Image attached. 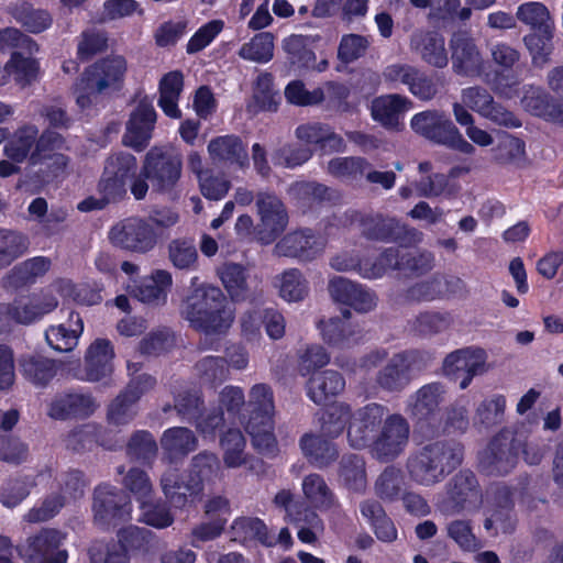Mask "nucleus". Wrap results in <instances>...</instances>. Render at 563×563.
Instances as JSON below:
<instances>
[{"label":"nucleus","instance_id":"35","mask_svg":"<svg viewBox=\"0 0 563 563\" xmlns=\"http://www.w3.org/2000/svg\"><path fill=\"white\" fill-rule=\"evenodd\" d=\"M322 339L333 347L345 349L355 344L360 339V331L340 318H330L320 321L318 325Z\"/></svg>","mask_w":563,"mask_h":563},{"label":"nucleus","instance_id":"37","mask_svg":"<svg viewBox=\"0 0 563 563\" xmlns=\"http://www.w3.org/2000/svg\"><path fill=\"white\" fill-rule=\"evenodd\" d=\"M345 387L343 377L334 371H324L312 377L308 384V396L318 404H325L327 400L340 394Z\"/></svg>","mask_w":563,"mask_h":563},{"label":"nucleus","instance_id":"27","mask_svg":"<svg viewBox=\"0 0 563 563\" xmlns=\"http://www.w3.org/2000/svg\"><path fill=\"white\" fill-rule=\"evenodd\" d=\"M448 494L449 504L445 507L453 512L475 509L481 503L477 482L471 472H462L455 475L449 486Z\"/></svg>","mask_w":563,"mask_h":563},{"label":"nucleus","instance_id":"52","mask_svg":"<svg viewBox=\"0 0 563 563\" xmlns=\"http://www.w3.org/2000/svg\"><path fill=\"white\" fill-rule=\"evenodd\" d=\"M302 492L307 501L314 508L327 509L334 503L332 492L318 474H310L303 478Z\"/></svg>","mask_w":563,"mask_h":563},{"label":"nucleus","instance_id":"56","mask_svg":"<svg viewBox=\"0 0 563 563\" xmlns=\"http://www.w3.org/2000/svg\"><path fill=\"white\" fill-rule=\"evenodd\" d=\"M33 486L31 476L9 479L0 486V503L4 507L13 508L29 496Z\"/></svg>","mask_w":563,"mask_h":563},{"label":"nucleus","instance_id":"63","mask_svg":"<svg viewBox=\"0 0 563 563\" xmlns=\"http://www.w3.org/2000/svg\"><path fill=\"white\" fill-rule=\"evenodd\" d=\"M140 509V521L154 528L164 529L174 522V517L165 505L142 500Z\"/></svg>","mask_w":563,"mask_h":563},{"label":"nucleus","instance_id":"4","mask_svg":"<svg viewBox=\"0 0 563 563\" xmlns=\"http://www.w3.org/2000/svg\"><path fill=\"white\" fill-rule=\"evenodd\" d=\"M126 71L128 63L121 55L108 56L89 66L74 87L77 106L88 109L100 93L119 89Z\"/></svg>","mask_w":563,"mask_h":563},{"label":"nucleus","instance_id":"7","mask_svg":"<svg viewBox=\"0 0 563 563\" xmlns=\"http://www.w3.org/2000/svg\"><path fill=\"white\" fill-rule=\"evenodd\" d=\"M181 172V159L178 155L163 153L158 148H152L145 157L139 177L131 185V192L135 199H143L148 190L146 179L154 187L166 189L176 184Z\"/></svg>","mask_w":563,"mask_h":563},{"label":"nucleus","instance_id":"2","mask_svg":"<svg viewBox=\"0 0 563 563\" xmlns=\"http://www.w3.org/2000/svg\"><path fill=\"white\" fill-rule=\"evenodd\" d=\"M183 314L190 324L206 334H223L233 323L234 311L220 288L198 284L191 279V292L187 296Z\"/></svg>","mask_w":563,"mask_h":563},{"label":"nucleus","instance_id":"5","mask_svg":"<svg viewBox=\"0 0 563 563\" xmlns=\"http://www.w3.org/2000/svg\"><path fill=\"white\" fill-rule=\"evenodd\" d=\"M219 470L218 457L212 453H200L194 457L187 481H179L175 470H168L162 477L165 496L175 507H186L196 501L203 483L213 477Z\"/></svg>","mask_w":563,"mask_h":563},{"label":"nucleus","instance_id":"39","mask_svg":"<svg viewBox=\"0 0 563 563\" xmlns=\"http://www.w3.org/2000/svg\"><path fill=\"white\" fill-rule=\"evenodd\" d=\"M361 514L372 526L377 539L383 542H393L397 539V529L394 522L387 518L378 503L364 501L361 505Z\"/></svg>","mask_w":563,"mask_h":563},{"label":"nucleus","instance_id":"16","mask_svg":"<svg viewBox=\"0 0 563 563\" xmlns=\"http://www.w3.org/2000/svg\"><path fill=\"white\" fill-rule=\"evenodd\" d=\"M461 101L459 102L465 109L470 108L483 118L508 128H518L521 125L511 112L496 104L492 95L481 87H468L462 90Z\"/></svg>","mask_w":563,"mask_h":563},{"label":"nucleus","instance_id":"54","mask_svg":"<svg viewBox=\"0 0 563 563\" xmlns=\"http://www.w3.org/2000/svg\"><path fill=\"white\" fill-rule=\"evenodd\" d=\"M283 48L292 65L303 68L313 67L316 56L309 46L308 37L296 34L290 35L283 41Z\"/></svg>","mask_w":563,"mask_h":563},{"label":"nucleus","instance_id":"31","mask_svg":"<svg viewBox=\"0 0 563 563\" xmlns=\"http://www.w3.org/2000/svg\"><path fill=\"white\" fill-rule=\"evenodd\" d=\"M218 275L233 301H245L252 297V280L242 265L225 263L218 268Z\"/></svg>","mask_w":563,"mask_h":563},{"label":"nucleus","instance_id":"13","mask_svg":"<svg viewBox=\"0 0 563 563\" xmlns=\"http://www.w3.org/2000/svg\"><path fill=\"white\" fill-rule=\"evenodd\" d=\"M487 354L479 347H466L450 353L443 362L445 375L459 379L460 387L466 388L474 376L487 372Z\"/></svg>","mask_w":563,"mask_h":563},{"label":"nucleus","instance_id":"8","mask_svg":"<svg viewBox=\"0 0 563 563\" xmlns=\"http://www.w3.org/2000/svg\"><path fill=\"white\" fill-rule=\"evenodd\" d=\"M66 539V532L44 528L19 545L18 553L25 563H67L68 552L62 548Z\"/></svg>","mask_w":563,"mask_h":563},{"label":"nucleus","instance_id":"55","mask_svg":"<svg viewBox=\"0 0 563 563\" xmlns=\"http://www.w3.org/2000/svg\"><path fill=\"white\" fill-rule=\"evenodd\" d=\"M44 292H49L54 297L55 294H58L65 299H70L82 305H96L102 299L99 292L89 291L86 286L77 287L73 282L67 279L57 280Z\"/></svg>","mask_w":563,"mask_h":563},{"label":"nucleus","instance_id":"58","mask_svg":"<svg viewBox=\"0 0 563 563\" xmlns=\"http://www.w3.org/2000/svg\"><path fill=\"white\" fill-rule=\"evenodd\" d=\"M517 18L538 31L554 29V22L550 16L549 10L541 2L521 4L517 10Z\"/></svg>","mask_w":563,"mask_h":563},{"label":"nucleus","instance_id":"44","mask_svg":"<svg viewBox=\"0 0 563 563\" xmlns=\"http://www.w3.org/2000/svg\"><path fill=\"white\" fill-rule=\"evenodd\" d=\"M279 97L273 88V77L269 74L258 75L253 97L247 103V110L252 113L260 111H275Z\"/></svg>","mask_w":563,"mask_h":563},{"label":"nucleus","instance_id":"28","mask_svg":"<svg viewBox=\"0 0 563 563\" xmlns=\"http://www.w3.org/2000/svg\"><path fill=\"white\" fill-rule=\"evenodd\" d=\"M114 356L111 343L104 339L95 340L86 353V379L99 382L109 377L113 372Z\"/></svg>","mask_w":563,"mask_h":563},{"label":"nucleus","instance_id":"33","mask_svg":"<svg viewBox=\"0 0 563 563\" xmlns=\"http://www.w3.org/2000/svg\"><path fill=\"white\" fill-rule=\"evenodd\" d=\"M231 532L233 539L242 543L257 541L268 548L276 545L275 536L268 531L266 525L258 518L242 517L235 519L231 526Z\"/></svg>","mask_w":563,"mask_h":563},{"label":"nucleus","instance_id":"9","mask_svg":"<svg viewBox=\"0 0 563 563\" xmlns=\"http://www.w3.org/2000/svg\"><path fill=\"white\" fill-rule=\"evenodd\" d=\"M93 521L101 528H114L131 519L132 506L128 496L110 485L95 489L92 501Z\"/></svg>","mask_w":563,"mask_h":563},{"label":"nucleus","instance_id":"41","mask_svg":"<svg viewBox=\"0 0 563 563\" xmlns=\"http://www.w3.org/2000/svg\"><path fill=\"white\" fill-rule=\"evenodd\" d=\"M411 355L396 354L379 372L378 384L386 389L401 388L409 382Z\"/></svg>","mask_w":563,"mask_h":563},{"label":"nucleus","instance_id":"64","mask_svg":"<svg viewBox=\"0 0 563 563\" xmlns=\"http://www.w3.org/2000/svg\"><path fill=\"white\" fill-rule=\"evenodd\" d=\"M197 373L207 384L222 382L228 378L229 367L224 358L219 356H206L197 365Z\"/></svg>","mask_w":563,"mask_h":563},{"label":"nucleus","instance_id":"32","mask_svg":"<svg viewBox=\"0 0 563 563\" xmlns=\"http://www.w3.org/2000/svg\"><path fill=\"white\" fill-rule=\"evenodd\" d=\"M383 267L385 273L388 269L397 268L410 273H423L429 271L433 264V256L431 253H417L411 254L408 252H400L398 249H388L382 255Z\"/></svg>","mask_w":563,"mask_h":563},{"label":"nucleus","instance_id":"10","mask_svg":"<svg viewBox=\"0 0 563 563\" xmlns=\"http://www.w3.org/2000/svg\"><path fill=\"white\" fill-rule=\"evenodd\" d=\"M137 177L136 158L130 153H114L104 163L99 191L108 199H118L126 192L128 183L131 186Z\"/></svg>","mask_w":563,"mask_h":563},{"label":"nucleus","instance_id":"34","mask_svg":"<svg viewBox=\"0 0 563 563\" xmlns=\"http://www.w3.org/2000/svg\"><path fill=\"white\" fill-rule=\"evenodd\" d=\"M184 77L180 71H170L163 76L159 81L158 106L163 112L173 119L180 118L178 101L183 91Z\"/></svg>","mask_w":563,"mask_h":563},{"label":"nucleus","instance_id":"45","mask_svg":"<svg viewBox=\"0 0 563 563\" xmlns=\"http://www.w3.org/2000/svg\"><path fill=\"white\" fill-rule=\"evenodd\" d=\"M188 166L198 176L200 190L206 198L219 200L224 197L230 188L229 181L205 175L202 172V158L198 153L192 152L189 154Z\"/></svg>","mask_w":563,"mask_h":563},{"label":"nucleus","instance_id":"14","mask_svg":"<svg viewBox=\"0 0 563 563\" xmlns=\"http://www.w3.org/2000/svg\"><path fill=\"white\" fill-rule=\"evenodd\" d=\"M256 207L260 221L255 227V234L262 243L268 244L286 228L287 213L283 202L266 192L257 195Z\"/></svg>","mask_w":563,"mask_h":563},{"label":"nucleus","instance_id":"15","mask_svg":"<svg viewBox=\"0 0 563 563\" xmlns=\"http://www.w3.org/2000/svg\"><path fill=\"white\" fill-rule=\"evenodd\" d=\"M444 394L443 386L433 383L422 386L409 397L406 411L416 420L419 430L435 427L439 405L443 401Z\"/></svg>","mask_w":563,"mask_h":563},{"label":"nucleus","instance_id":"18","mask_svg":"<svg viewBox=\"0 0 563 563\" xmlns=\"http://www.w3.org/2000/svg\"><path fill=\"white\" fill-rule=\"evenodd\" d=\"M155 379L151 375L143 374L130 383L128 389L118 396L109 407L108 420L113 426H122L130 422L134 415V405L141 395L154 387Z\"/></svg>","mask_w":563,"mask_h":563},{"label":"nucleus","instance_id":"22","mask_svg":"<svg viewBox=\"0 0 563 563\" xmlns=\"http://www.w3.org/2000/svg\"><path fill=\"white\" fill-rule=\"evenodd\" d=\"M496 444H493L492 453L493 456L488 457L485 468L488 474H506L517 463V455L519 450L523 453V459L528 464L534 465L542 460V452L539 448L521 443L515 440L507 449L498 448L495 452Z\"/></svg>","mask_w":563,"mask_h":563},{"label":"nucleus","instance_id":"53","mask_svg":"<svg viewBox=\"0 0 563 563\" xmlns=\"http://www.w3.org/2000/svg\"><path fill=\"white\" fill-rule=\"evenodd\" d=\"M9 76L13 77L15 82L21 86L29 85L36 79L38 74L37 62L29 56H24L22 52L14 51L11 58L7 63Z\"/></svg>","mask_w":563,"mask_h":563},{"label":"nucleus","instance_id":"50","mask_svg":"<svg viewBox=\"0 0 563 563\" xmlns=\"http://www.w3.org/2000/svg\"><path fill=\"white\" fill-rule=\"evenodd\" d=\"M272 417L265 416L258 419L251 417L246 427L254 446L262 453H274L276 451L277 442L273 433Z\"/></svg>","mask_w":563,"mask_h":563},{"label":"nucleus","instance_id":"6","mask_svg":"<svg viewBox=\"0 0 563 563\" xmlns=\"http://www.w3.org/2000/svg\"><path fill=\"white\" fill-rule=\"evenodd\" d=\"M462 462L459 446L444 442L424 445L409 462L411 476L420 484L432 485L440 482Z\"/></svg>","mask_w":563,"mask_h":563},{"label":"nucleus","instance_id":"51","mask_svg":"<svg viewBox=\"0 0 563 563\" xmlns=\"http://www.w3.org/2000/svg\"><path fill=\"white\" fill-rule=\"evenodd\" d=\"M300 446L303 454L318 466L329 464L338 455L335 448L329 441L313 434H305Z\"/></svg>","mask_w":563,"mask_h":563},{"label":"nucleus","instance_id":"23","mask_svg":"<svg viewBox=\"0 0 563 563\" xmlns=\"http://www.w3.org/2000/svg\"><path fill=\"white\" fill-rule=\"evenodd\" d=\"M453 68L457 74L475 76L483 69V59L473 38L465 32L451 38Z\"/></svg>","mask_w":563,"mask_h":563},{"label":"nucleus","instance_id":"42","mask_svg":"<svg viewBox=\"0 0 563 563\" xmlns=\"http://www.w3.org/2000/svg\"><path fill=\"white\" fill-rule=\"evenodd\" d=\"M29 238L16 230L0 228V268H4L29 250Z\"/></svg>","mask_w":563,"mask_h":563},{"label":"nucleus","instance_id":"21","mask_svg":"<svg viewBox=\"0 0 563 563\" xmlns=\"http://www.w3.org/2000/svg\"><path fill=\"white\" fill-rule=\"evenodd\" d=\"M410 124L416 133L445 146L457 131L451 119L444 112L437 110L415 114Z\"/></svg>","mask_w":563,"mask_h":563},{"label":"nucleus","instance_id":"25","mask_svg":"<svg viewBox=\"0 0 563 563\" xmlns=\"http://www.w3.org/2000/svg\"><path fill=\"white\" fill-rule=\"evenodd\" d=\"M11 305L13 318L18 324H31L55 310L58 300L49 292L32 294L15 299Z\"/></svg>","mask_w":563,"mask_h":563},{"label":"nucleus","instance_id":"29","mask_svg":"<svg viewBox=\"0 0 563 563\" xmlns=\"http://www.w3.org/2000/svg\"><path fill=\"white\" fill-rule=\"evenodd\" d=\"M82 331V319L77 312H70L66 322L47 328L45 339L55 351L69 352L78 344Z\"/></svg>","mask_w":563,"mask_h":563},{"label":"nucleus","instance_id":"40","mask_svg":"<svg viewBox=\"0 0 563 563\" xmlns=\"http://www.w3.org/2000/svg\"><path fill=\"white\" fill-rule=\"evenodd\" d=\"M275 287L279 296L288 302L302 300L309 291V285L303 274L297 268H290L275 277Z\"/></svg>","mask_w":563,"mask_h":563},{"label":"nucleus","instance_id":"30","mask_svg":"<svg viewBox=\"0 0 563 563\" xmlns=\"http://www.w3.org/2000/svg\"><path fill=\"white\" fill-rule=\"evenodd\" d=\"M208 153L213 162L236 165L240 168L249 166L246 148L235 135H224L211 140L208 144Z\"/></svg>","mask_w":563,"mask_h":563},{"label":"nucleus","instance_id":"24","mask_svg":"<svg viewBox=\"0 0 563 563\" xmlns=\"http://www.w3.org/2000/svg\"><path fill=\"white\" fill-rule=\"evenodd\" d=\"M155 121L154 108L148 103H140L126 123L123 143L135 150H143L152 136Z\"/></svg>","mask_w":563,"mask_h":563},{"label":"nucleus","instance_id":"47","mask_svg":"<svg viewBox=\"0 0 563 563\" xmlns=\"http://www.w3.org/2000/svg\"><path fill=\"white\" fill-rule=\"evenodd\" d=\"M275 36L271 32L255 34L239 51V56L254 63H268L274 56Z\"/></svg>","mask_w":563,"mask_h":563},{"label":"nucleus","instance_id":"1","mask_svg":"<svg viewBox=\"0 0 563 563\" xmlns=\"http://www.w3.org/2000/svg\"><path fill=\"white\" fill-rule=\"evenodd\" d=\"M322 430L328 435L341 433L349 421L347 439L351 446L362 449L371 440L372 454L380 461H390L401 454L408 442L410 428L400 415L387 416V410L378 404H369L353 415L349 406L334 404L327 410Z\"/></svg>","mask_w":563,"mask_h":563},{"label":"nucleus","instance_id":"62","mask_svg":"<svg viewBox=\"0 0 563 563\" xmlns=\"http://www.w3.org/2000/svg\"><path fill=\"white\" fill-rule=\"evenodd\" d=\"M362 225L363 233L367 238L375 240H397L404 230L394 219H368Z\"/></svg>","mask_w":563,"mask_h":563},{"label":"nucleus","instance_id":"17","mask_svg":"<svg viewBox=\"0 0 563 563\" xmlns=\"http://www.w3.org/2000/svg\"><path fill=\"white\" fill-rule=\"evenodd\" d=\"M245 405V397L242 388L238 386H225L219 395V406L225 409L224 412L209 411L197 418V429L203 437H213L227 420L234 418L240 409Z\"/></svg>","mask_w":563,"mask_h":563},{"label":"nucleus","instance_id":"38","mask_svg":"<svg viewBox=\"0 0 563 563\" xmlns=\"http://www.w3.org/2000/svg\"><path fill=\"white\" fill-rule=\"evenodd\" d=\"M223 463L229 468L241 467L249 462L246 440L239 429H229L220 439Z\"/></svg>","mask_w":563,"mask_h":563},{"label":"nucleus","instance_id":"61","mask_svg":"<svg viewBox=\"0 0 563 563\" xmlns=\"http://www.w3.org/2000/svg\"><path fill=\"white\" fill-rule=\"evenodd\" d=\"M13 18L31 33H40L52 25V15L42 9L29 7L18 8L12 11Z\"/></svg>","mask_w":563,"mask_h":563},{"label":"nucleus","instance_id":"12","mask_svg":"<svg viewBox=\"0 0 563 563\" xmlns=\"http://www.w3.org/2000/svg\"><path fill=\"white\" fill-rule=\"evenodd\" d=\"M109 239L121 249L146 253L156 245L158 234L147 220L129 218L112 227Z\"/></svg>","mask_w":563,"mask_h":563},{"label":"nucleus","instance_id":"26","mask_svg":"<svg viewBox=\"0 0 563 563\" xmlns=\"http://www.w3.org/2000/svg\"><path fill=\"white\" fill-rule=\"evenodd\" d=\"M411 109V101L400 95H384L372 101V118L386 129L397 130L405 113Z\"/></svg>","mask_w":563,"mask_h":563},{"label":"nucleus","instance_id":"19","mask_svg":"<svg viewBox=\"0 0 563 563\" xmlns=\"http://www.w3.org/2000/svg\"><path fill=\"white\" fill-rule=\"evenodd\" d=\"M325 247V240L311 230H300L284 236L275 246L276 253L283 256L311 261L319 256Z\"/></svg>","mask_w":563,"mask_h":563},{"label":"nucleus","instance_id":"36","mask_svg":"<svg viewBox=\"0 0 563 563\" xmlns=\"http://www.w3.org/2000/svg\"><path fill=\"white\" fill-rule=\"evenodd\" d=\"M173 278L169 272L158 269L145 277L134 290V296L146 303L164 302L172 287Z\"/></svg>","mask_w":563,"mask_h":563},{"label":"nucleus","instance_id":"46","mask_svg":"<svg viewBox=\"0 0 563 563\" xmlns=\"http://www.w3.org/2000/svg\"><path fill=\"white\" fill-rule=\"evenodd\" d=\"M418 196L433 198L443 196L446 199H454L461 191L456 181H451L444 174H432L422 178L416 186Z\"/></svg>","mask_w":563,"mask_h":563},{"label":"nucleus","instance_id":"11","mask_svg":"<svg viewBox=\"0 0 563 563\" xmlns=\"http://www.w3.org/2000/svg\"><path fill=\"white\" fill-rule=\"evenodd\" d=\"M150 531L136 526H129L120 530V542L95 541L88 549L89 563H130L128 551L124 547L140 548Z\"/></svg>","mask_w":563,"mask_h":563},{"label":"nucleus","instance_id":"43","mask_svg":"<svg viewBox=\"0 0 563 563\" xmlns=\"http://www.w3.org/2000/svg\"><path fill=\"white\" fill-rule=\"evenodd\" d=\"M22 375L35 386H45L56 374L54 361L32 354L21 360Z\"/></svg>","mask_w":563,"mask_h":563},{"label":"nucleus","instance_id":"60","mask_svg":"<svg viewBox=\"0 0 563 563\" xmlns=\"http://www.w3.org/2000/svg\"><path fill=\"white\" fill-rule=\"evenodd\" d=\"M553 30L544 29L525 37L526 46L532 56L533 64L537 66H543L549 60L552 52Z\"/></svg>","mask_w":563,"mask_h":563},{"label":"nucleus","instance_id":"48","mask_svg":"<svg viewBox=\"0 0 563 563\" xmlns=\"http://www.w3.org/2000/svg\"><path fill=\"white\" fill-rule=\"evenodd\" d=\"M161 443L169 457L173 459L194 451L197 446V439L191 430L176 427L164 432Z\"/></svg>","mask_w":563,"mask_h":563},{"label":"nucleus","instance_id":"3","mask_svg":"<svg viewBox=\"0 0 563 563\" xmlns=\"http://www.w3.org/2000/svg\"><path fill=\"white\" fill-rule=\"evenodd\" d=\"M38 130L34 125L19 129L5 144L4 154L11 161L22 163L26 158L32 164L48 161L53 168H64L67 165L65 155L58 153L63 148V139L55 132H45L37 137Z\"/></svg>","mask_w":563,"mask_h":563},{"label":"nucleus","instance_id":"57","mask_svg":"<svg viewBox=\"0 0 563 563\" xmlns=\"http://www.w3.org/2000/svg\"><path fill=\"white\" fill-rule=\"evenodd\" d=\"M554 103L541 87H523L521 104L529 113L545 120Z\"/></svg>","mask_w":563,"mask_h":563},{"label":"nucleus","instance_id":"20","mask_svg":"<svg viewBox=\"0 0 563 563\" xmlns=\"http://www.w3.org/2000/svg\"><path fill=\"white\" fill-rule=\"evenodd\" d=\"M409 47L429 66L444 68L449 64L445 38L438 31H415L410 36Z\"/></svg>","mask_w":563,"mask_h":563},{"label":"nucleus","instance_id":"49","mask_svg":"<svg viewBox=\"0 0 563 563\" xmlns=\"http://www.w3.org/2000/svg\"><path fill=\"white\" fill-rule=\"evenodd\" d=\"M330 265L338 272L355 271L364 278H378L385 274V267H383L380 257L377 263L369 265L367 262H361L356 256L347 252L332 257Z\"/></svg>","mask_w":563,"mask_h":563},{"label":"nucleus","instance_id":"59","mask_svg":"<svg viewBox=\"0 0 563 563\" xmlns=\"http://www.w3.org/2000/svg\"><path fill=\"white\" fill-rule=\"evenodd\" d=\"M453 114L456 122L465 126L467 137L476 145L486 147L493 144V136L485 130L474 124V118L467 109L459 102L453 103Z\"/></svg>","mask_w":563,"mask_h":563}]
</instances>
